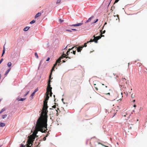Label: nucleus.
I'll list each match as a JSON object with an SVG mask.
<instances>
[{"label":"nucleus","mask_w":147,"mask_h":147,"mask_svg":"<svg viewBox=\"0 0 147 147\" xmlns=\"http://www.w3.org/2000/svg\"><path fill=\"white\" fill-rule=\"evenodd\" d=\"M29 92V91H28L26 94L25 95V96H26L28 94Z\"/></svg>","instance_id":"obj_42"},{"label":"nucleus","mask_w":147,"mask_h":147,"mask_svg":"<svg viewBox=\"0 0 147 147\" xmlns=\"http://www.w3.org/2000/svg\"><path fill=\"white\" fill-rule=\"evenodd\" d=\"M5 48L4 46L3 49V52L1 56L2 57L3 56V55L5 53Z\"/></svg>","instance_id":"obj_18"},{"label":"nucleus","mask_w":147,"mask_h":147,"mask_svg":"<svg viewBox=\"0 0 147 147\" xmlns=\"http://www.w3.org/2000/svg\"><path fill=\"white\" fill-rule=\"evenodd\" d=\"M5 126V124L4 123H1L0 124V126L1 127H3Z\"/></svg>","instance_id":"obj_20"},{"label":"nucleus","mask_w":147,"mask_h":147,"mask_svg":"<svg viewBox=\"0 0 147 147\" xmlns=\"http://www.w3.org/2000/svg\"><path fill=\"white\" fill-rule=\"evenodd\" d=\"M134 102H135V100H134V101H133Z\"/></svg>","instance_id":"obj_63"},{"label":"nucleus","mask_w":147,"mask_h":147,"mask_svg":"<svg viewBox=\"0 0 147 147\" xmlns=\"http://www.w3.org/2000/svg\"><path fill=\"white\" fill-rule=\"evenodd\" d=\"M50 59V58H49H49H48L47 59V60L46 61H49V60Z\"/></svg>","instance_id":"obj_44"},{"label":"nucleus","mask_w":147,"mask_h":147,"mask_svg":"<svg viewBox=\"0 0 147 147\" xmlns=\"http://www.w3.org/2000/svg\"><path fill=\"white\" fill-rule=\"evenodd\" d=\"M65 57L64 55H63L62 56L60 57L59 58L56 60V63L55 64H54L53 66L52 67L50 74H51V75H52V72L53 71H54V68L55 66L57 65V63H60L61 61V60L63 58V57Z\"/></svg>","instance_id":"obj_4"},{"label":"nucleus","mask_w":147,"mask_h":147,"mask_svg":"<svg viewBox=\"0 0 147 147\" xmlns=\"http://www.w3.org/2000/svg\"><path fill=\"white\" fill-rule=\"evenodd\" d=\"M47 101H44L43 106L40 116L37 121V127L39 129L46 127L47 125L48 116L47 115L48 106Z\"/></svg>","instance_id":"obj_1"},{"label":"nucleus","mask_w":147,"mask_h":147,"mask_svg":"<svg viewBox=\"0 0 147 147\" xmlns=\"http://www.w3.org/2000/svg\"><path fill=\"white\" fill-rule=\"evenodd\" d=\"M90 42V41H87V42L85 43H84V45H82V46H84V47H86L87 46V43L90 42Z\"/></svg>","instance_id":"obj_22"},{"label":"nucleus","mask_w":147,"mask_h":147,"mask_svg":"<svg viewBox=\"0 0 147 147\" xmlns=\"http://www.w3.org/2000/svg\"><path fill=\"white\" fill-rule=\"evenodd\" d=\"M66 30L68 32H72V31L70 30Z\"/></svg>","instance_id":"obj_41"},{"label":"nucleus","mask_w":147,"mask_h":147,"mask_svg":"<svg viewBox=\"0 0 147 147\" xmlns=\"http://www.w3.org/2000/svg\"><path fill=\"white\" fill-rule=\"evenodd\" d=\"M117 17L119 19V16H118V15H117Z\"/></svg>","instance_id":"obj_57"},{"label":"nucleus","mask_w":147,"mask_h":147,"mask_svg":"<svg viewBox=\"0 0 147 147\" xmlns=\"http://www.w3.org/2000/svg\"><path fill=\"white\" fill-rule=\"evenodd\" d=\"M100 31L101 32L100 36H96V40H95V39H91L90 40V42H94L95 43H97L98 42L97 41L98 40L100 39L102 37L104 36V35H103L102 34V31L100 30Z\"/></svg>","instance_id":"obj_7"},{"label":"nucleus","mask_w":147,"mask_h":147,"mask_svg":"<svg viewBox=\"0 0 147 147\" xmlns=\"http://www.w3.org/2000/svg\"><path fill=\"white\" fill-rule=\"evenodd\" d=\"M33 98V96H30V98L31 100H32Z\"/></svg>","instance_id":"obj_34"},{"label":"nucleus","mask_w":147,"mask_h":147,"mask_svg":"<svg viewBox=\"0 0 147 147\" xmlns=\"http://www.w3.org/2000/svg\"><path fill=\"white\" fill-rule=\"evenodd\" d=\"M72 53V51H71V53Z\"/></svg>","instance_id":"obj_62"},{"label":"nucleus","mask_w":147,"mask_h":147,"mask_svg":"<svg viewBox=\"0 0 147 147\" xmlns=\"http://www.w3.org/2000/svg\"><path fill=\"white\" fill-rule=\"evenodd\" d=\"M96 143H97V140L95 137L92 138L90 139V143L91 145L93 144L95 146H96Z\"/></svg>","instance_id":"obj_5"},{"label":"nucleus","mask_w":147,"mask_h":147,"mask_svg":"<svg viewBox=\"0 0 147 147\" xmlns=\"http://www.w3.org/2000/svg\"><path fill=\"white\" fill-rule=\"evenodd\" d=\"M73 50L72 51V53L74 54V55H75L76 54V48L75 49H73Z\"/></svg>","instance_id":"obj_21"},{"label":"nucleus","mask_w":147,"mask_h":147,"mask_svg":"<svg viewBox=\"0 0 147 147\" xmlns=\"http://www.w3.org/2000/svg\"><path fill=\"white\" fill-rule=\"evenodd\" d=\"M83 24L81 23H79L76 24H73L71 25H70V26H78L82 25Z\"/></svg>","instance_id":"obj_14"},{"label":"nucleus","mask_w":147,"mask_h":147,"mask_svg":"<svg viewBox=\"0 0 147 147\" xmlns=\"http://www.w3.org/2000/svg\"><path fill=\"white\" fill-rule=\"evenodd\" d=\"M71 30H73L76 31L77 30L75 29H71Z\"/></svg>","instance_id":"obj_47"},{"label":"nucleus","mask_w":147,"mask_h":147,"mask_svg":"<svg viewBox=\"0 0 147 147\" xmlns=\"http://www.w3.org/2000/svg\"><path fill=\"white\" fill-rule=\"evenodd\" d=\"M40 15H41V13L40 12H38L37 14H36V15H35V18H37L39 16H40Z\"/></svg>","instance_id":"obj_16"},{"label":"nucleus","mask_w":147,"mask_h":147,"mask_svg":"<svg viewBox=\"0 0 147 147\" xmlns=\"http://www.w3.org/2000/svg\"><path fill=\"white\" fill-rule=\"evenodd\" d=\"M94 18V16H91L90 18L88 19V21H89V22H90L91 20Z\"/></svg>","instance_id":"obj_24"},{"label":"nucleus","mask_w":147,"mask_h":147,"mask_svg":"<svg viewBox=\"0 0 147 147\" xmlns=\"http://www.w3.org/2000/svg\"><path fill=\"white\" fill-rule=\"evenodd\" d=\"M119 0H115L114 4H115L116 3H117V2H118V1H119Z\"/></svg>","instance_id":"obj_32"},{"label":"nucleus","mask_w":147,"mask_h":147,"mask_svg":"<svg viewBox=\"0 0 147 147\" xmlns=\"http://www.w3.org/2000/svg\"><path fill=\"white\" fill-rule=\"evenodd\" d=\"M105 32V30H104V31H103L102 32V34H104Z\"/></svg>","instance_id":"obj_46"},{"label":"nucleus","mask_w":147,"mask_h":147,"mask_svg":"<svg viewBox=\"0 0 147 147\" xmlns=\"http://www.w3.org/2000/svg\"><path fill=\"white\" fill-rule=\"evenodd\" d=\"M5 109H4V108H3V109H2L1 111H0V114H1V113H2L3 112V111H5Z\"/></svg>","instance_id":"obj_25"},{"label":"nucleus","mask_w":147,"mask_h":147,"mask_svg":"<svg viewBox=\"0 0 147 147\" xmlns=\"http://www.w3.org/2000/svg\"><path fill=\"white\" fill-rule=\"evenodd\" d=\"M122 92L121 93V95H122ZM123 97V96L122 95H121V98H122Z\"/></svg>","instance_id":"obj_55"},{"label":"nucleus","mask_w":147,"mask_h":147,"mask_svg":"<svg viewBox=\"0 0 147 147\" xmlns=\"http://www.w3.org/2000/svg\"><path fill=\"white\" fill-rule=\"evenodd\" d=\"M30 144L28 143L27 144V147H31V146H30Z\"/></svg>","instance_id":"obj_31"},{"label":"nucleus","mask_w":147,"mask_h":147,"mask_svg":"<svg viewBox=\"0 0 147 147\" xmlns=\"http://www.w3.org/2000/svg\"><path fill=\"white\" fill-rule=\"evenodd\" d=\"M11 68H10L8 69H7L6 71L5 75H6L7 74H8V73L10 71V70H11Z\"/></svg>","instance_id":"obj_17"},{"label":"nucleus","mask_w":147,"mask_h":147,"mask_svg":"<svg viewBox=\"0 0 147 147\" xmlns=\"http://www.w3.org/2000/svg\"><path fill=\"white\" fill-rule=\"evenodd\" d=\"M46 137H44L43 139V140L44 141H45L46 140Z\"/></svg>","instance_id":"obj_45"},{"label":"nucleus","mask_w":147,"mask_h":147,"mask_svg":"<svg viewBox=\"0 0 147 147\" xmlns=\"http://www.w3.org/2000/svg\"><path fill=\"white\" fill-rule=\"evenodd\" d=\"M7 116V115H3L2 116V118L3 119H4Z\"/></svg>","instance_id":"obj_29"},{"label":"nucleus","mask_w":147,"mask_h":147,"mask_svg":"<svg viewBox=\"0 0 147 147\" xmlns=\"http://www.w3.org/2000/svg\"><path fill=\"white\" fill-rule=\"evenodd\" d=\"M93 37L94 38V39H95V40H96V36H95V35H94Z\"/></svg>","instance_id":"obj_36"},{"label":"nucleus","mask_w":147,"mask_h":147,"mask_svg":"<svg viewBox=\"0 0 147 147\" xmlns=\"http://www.w3.org/2000/svg\"><path fill=\"white\" fill-rule=\"evenodd\" d=\"M59 21L60 22H63V20H61V19H59Z\"/></svg>","instance_id":"obj_40"},{"label":"nucleus","mask_w":147,"mask_h":147,"mask_svg":"<svg viewBox=\"0 0 147 147\" xmlns=\"http://www.w3.org/2000/svg\"><path fill=\"white\" fill-rule=\"evenodd\" d=\"M126 115H127V114H124L123 113L122 115V116H123L125 117V116H126Z\"/></svg>","instance_id":"obj_43"},{"label":"nucleus","mask_w":147,"mask_h":147,"mask_svg":"<svg viewBox=\"0 0 147 147\" xmlns=\"http://www.w3.org/2000/svg\"><path fill=\"white\" fill-rule=\"evenodd\" d=\"M11 62H9L7 63V66L9 67L11 65Z\"/></svg>","instance_id":"obj_23"},{"label":"nucleus","mask_w":147,"mask_h":147,"mask_svg":"<svg viewBox=\"0 0 147 147\" xmlns=\"http://www.w3.org/2000/svg\"><path fill=\"white\" fill-rule=\"evenodd\" d=\"M41 61H40V63H41Z\"/></svg>","instance_id":"obj_64"},{"label":"nucleus","mask_w":147,"mask_h":147,"mask_svg":"<svg viewBox=\"0 0 147 147\" xmlns=\"http://www.w3.org/2000/svg\"><path fill=\"white\" fill-rule=\"evenodd\" d=\"M93 83L94 87L96 90L97 91L98 90V88L100 90H104V87L102 86L104 85V84H102L100 82L97 81H95L93 82Z\"/></svg>","instance_id":"obj_2"},{"label":"nucleus","mask_w":147,"mask_h":147,"mask_svg":"<svg viewBox=\"0 0 147 147\" xmlns=\"http://www.w3.org/2000/svg\"><path fill=\"white\" fill-rule=\"evenodd\" d=\"M26 99V98H21V99L18 100L20 101H23Z\"/></svg>","instance_id":"obj_28"},{"label":"nucleus","mask_w":147,"mask_h":147,"mask_svg":"<svg viewBox=\"0 0 147 147\" xmlns=\"http://www.w3.org/2000/svg\"><path fill=\"white\" fill-rule=\"evenodd\" d=\"M84 47V46H80L77 48L76 49L78 52H80L82 50V48Z\"/></svg>","instance_id":"obj_12"},{"label":"nucleus","mask_w":147,"mask_h":147,"mask_svg":"<svg viewBox=\"0 0 147 147\" xmlns=\"http://www.w3.org/2000/svg\"><path fill=\"white\" fill-rule=\"evenodd\" d=\"M37 125V123H36V129L34 130V134H35V135H36V134L38 133V131H40L42 133H45L47 131V129H44L45 128H46L47 127V125L46 127H43L41 128V129H39L36 126Z\"/></svg>","instance_id":"obj_3"},{"label":"nucleus","mask_w":147,"mask_h":147,"mask_svg":"<svg viewBox=\"0 0 147 147\" xmlns=\"http://www.w3.org/2000/svg\"><path fill=\"white\" fill-rule=\"evenodd\" d=\"M98 21V19H97L96 20V21L94 22V23H95L96 22Z\"/></svg>","instance_id":"obj_37"},{"label":"nucleus","mask_w":147,"mask_h":147,"mask_svg":"<svg viewBox=\"0 0 147 147\" xmlns=\"http://www.w3.org/2000/svg\"><path fill=\"white\" fill-rule=\"evenodd\" d=\"M105 147H109L108 146H105Z\"/></svg>","instance_id":"obj_60"},{"label":"nucleus","mask_w":147,"mask_h":147,"mask_svg":"<svg viewBox=\"0 0 147 147\" xmlns=\"http://www.w3.org/2000/svg\"><path fill=\"white\" fill-rule=\"evenodd\" d=\"M62 62H63V63H64L65 62V60H63L62 61Z\"/></svg>","instance_id":"obj_51"},{"label":"nucleus","mask_w":147,"mask_h":147,"mask_svg":"<svg viewBox=\"0 0 147 147\" xmlns=\"http://www.w3.org/2000/svg\"><path fill=\"white\" fill-rule=\"evenodd\" d=\"M61 1V0H57V1L56 2V4H58L60 3Z\"/></svg>","instance_id":"obj_30"},{"label":"nucleus","mask_w":147,"mask_h":147,"mask_svg":"<svg viewBox=\"0 0 147 147\" xmlns=\"http://www.w3.org/2000/svg\"><path fill=\"white\" fill-rule=\"evenodd\" d=\"M1 74H0V79H1Z\"/></svg>","instance_id":"obj_59"},{"label":"nucleus","mask_w":147,"mask_h":147,"mask_svg":"<svg viewBox=\"0 0 147 147\" xmlns=\"http://www.w3.org/2000/svg\"><path fill=\"white\" fill-rule=\"evenodd\" d=\"M106 94H107V95L108 94L109 95H110V93H106Z\"/></svg>","instance_id":"obj_50"},{"label":"nucleus","mask_w":147,"mask_h":147,"mask_svg":"<svg viewBox=\"0 0 147 147\" xmlns=\"http://www.w3.org/2000/svg\"><path fill=\"white\" fill-rule=\"evenodd\" d=\"M51 74H50V76H49V79L48 82V85H49V86H50V83L51 82Z\"/></svg>","instance_id":"obj_13"},{"label":"nucleus","mask_w":147,"mask_h":147,"mask_svg":"<svg viewBox=\"0 0 147 147\" xmlns=\"http://www.w3.org/2000/svg\"><path fill=\"white\" fill-rule=\"evenodd\" d=\"M107 24V23L106 22H105V24H104V25L106 24Z\"/></svg>","instance_id":"obj_58"},{"label":"nucleus","mask_w":147,"mask_h":147,"mask_svg":"<svg viewBox=\"0 0 147 147\" xmlns=\"http://www.w3.org/2000/svg\"><path fill=\"white\" fill-rule=\"evenodd\" d=\"M36 21L35 20H33L32 21L30 22V24H32L35 22Z\"/></svg>","instance_id":"obj_26"},{"label":"nucleus","mask_w":147,"mask_h":147,"mask_svg":"<svg viewBox=\"0 0 147 147\" xmlns=\"http://www.w3.org/2000/svg\"><path fill=\"white\" fill-rule=\"evenodd\" d=\"M57 109L58 111L57 110H55V111L57 112V113L56 114V116H58V113H59V112H60V111L59 110V109L57 108Z\"/></svg>","instance_id":"obj_19"},{"label":"nucleus","mask_w":147,"mask_h":147,"mask_svg":"<svg viewBox=\"0 0 147 147\" xmlns=\"http://www.w3.org/2000/svg\"><path fill=\"white\" fill-rule=\"evenodd\" d=\"M136 107V105H134V107Z\"/></svg>","instance_id":"obj_54"},{"label":"nucleus","mask_w":147,"mask_h":147,"mask_svg":"<svg viewBox=\"0 0 147 147\" xmlns=\"http://www.w3.org/2000/svg\"><path fill=\"white\" fill-rule=\"evenodd\" d=\"M38 90V89H36L35 90V91L34 92H35V93L36 92H37Z\"/></svg>","instance_id":"obj_38"},{"label":"nucleus","mask_w":147,"mask_h":147,"mask_svg":"<svg viewBox=\"0 0 147 147\" xmlns=\"http://www.w3.org/2000/svg\"><path fill=\"white\" fill-rule=\"evenodd\" d=\"M56 107V105H54L52 107V108H55Z\"/></svg>","instance_id":"obj_39"},{"label":"nucleus","mask_w":147,"mask_h":147,"mask_svg":"<svg viewBox=\"0 0 147 147\" xmlns=\"http://www.w3.org/2000/svg\"><path fill=\"white\" fill-rule=\"evenodd\" d=\"M89 22V21H88V20H87V21H86V22Z\"/></svg>","instance_id":"obj_53"},{"label":"nucleus","mask_w":147,"mask_h":147,"mask_svg":"<svg viewBox=\"0 0 147 147\" xmlns=\"http://www.w3.org/2000/svg\"><path fill=\"white\" fill-rule=\"evenodd\" d=\"M98 144H101L102 145V144H101V143H98Z\"/></svg>","instance_id":"obj_56"},{"label":"nucleus","mask_w":147,"mask_h":147,"mask_svg":"<svg viewBox=\"0 0 147 147\" xmlns=\"http://www.w3.org/2000/svg\"><path fill=\"white\" fill-rule=\"evenodd\" d=\"M35 92H33V93H32V94H31V96H33L34 95V94H35Z\"/></svg>","instance_id":"obj_33"},{"label":"nucleus","mask_w":147,"mask_h":147,"mask_svg":"<svg viewBox=\"0 0 147 147\" xmlns=\"http://www.w3.org/2000/svg\"><path fill=\"white\" fill-rule=\"evenodd\" d=\"M35 138V137L32 135L30 136L29 137L28 139V140L27 142L28 143H29L30 144H32L33 141H34Z\"/></svg>","instance_id":"obj_8"},{"label":"nucleus","mask_w":147,"mask_h":147,"mask_svg":"<svg viewBox=\"0 0 147 147\" xmlns=\"http://www.w3.org/2000/svg\"><path fill=\"white\" fill-rule=\"evenodd\" d=\"M46 97L45 98V100L44 101H47L49 99V94L48 93H46Z\"/></svg>","instance_id":"obj_11"},{"label":"nucleus","mask_w":147,"mask_h":147,"mask_svg":"<svg viewBox=\"0 0 147 147\" xmlns=\"http://www.w3.org/2000/svg\"><path fill=\"white\" fill-rule=\"evenodd\" d=\"M35 56L36 57V58L37 59L38 58V55L37 53H35L34 54Z\"/></svg>","instance_id":"obj_27"},{"label":"nucleus","mask_w":147,"mask_h":147,"mask_svg":"<svg viewBox=\"0 0 147 147\" xmlns=\"http://www.w3.org/2000/svg\"><path fill=\"white\" fill-rule=\"evenodd\" d=\"M61 100L63 101V102L65 104V103L63 102V98Z\"/></svg>","instance_id":"obj_52"},{"label":"nucleus","mask_w":147,"mask_h":147,"mask_svg":"<svg viewBox=\"0 0 147 147\" xmlns=\"http://www.w3.org/2000/svg\"><path fill=\"white\" fill-rule=\"evenodd\" d=\"M49 92L50 93V96H52V91L50 92Z\"/></svg>","instance_id":"obj_35"},{"label":"nucleus","mask_w":147,"mask_h":147,"mask_svg":"<svg viewBox=\"0 0 147 147\" xmlns=\"http://www.w3.org/2000/svg\"><path fill=\"white\" fill-rule=\"evenodd\" d=\"M52 88L51 86V85L50 86H49V85H48V86L47 87V92L46 93H48L49 94V92L50 91H52Z\"/></svg>","instance_id":"obj_10"},{"label":"nucleus","mask_w":147,"mask_h":147,"mask_svg":"<svg viewBox=\"0 0 147 147\" xmlns=\"http://www.w3.org/2000/svg\"><path fill=\"white\" fill-rule=\"evenodd\" d=\"M49 132H48L47 133V135L46 136V137H47L49 135Z\"/></svg>","instance_id":"obj_48"},{"label":"nucleus","mask_w":147,"mask_h":147,"mask_svg":"<svg viewBox=\"0 0 147 147\" xmlns=\"http://www.w3.org/2000/svg\"><path fill=\"white\" fill-rule=\"evenodd\" d=\"M100 31L101 32L100 36H96V40H95V39H91L90 40V42H94L95 43H97L98 42L97 41L98 40L100 39L102 37L104 36V35H103L102 34V31L100 30Z\"/></svg>","instance_id":"obj_6"},{"label":"nucleus","mask_w":147,"mask_h":147,"mask_svg":"<svg viewBox=\"0 0 147 147\" xmlns=\"http://www.w3.org/2000/svg\"><path fill=\"white\" fill-rule=\"evenodd\" d=\"M30 28V27L26 26L24 29V30L25 31H27Z\"/></svg>","instance_id":"obj_15"},{"label":"nucleus","mask_w":147,"mask_h":147,"mask_svg":"<svg viewBox=\"0 0 147 147\" xmlns=\"http://www.w3.org/2000/svg\"><path fill=\"white\" fill-rule=\"evenodd\" d=\"M20 147H25L23 145L21 144V145Z\"/></svg>","instance_id":"obj_49"},{"label":"nucleus","mask_w":147,"mask_h":147,"mask_svg":"<svg viewBox=\"0 0 147 147\" xmlns=\"http://www.w3.org/2000/svg\"><path fill=\"white\" fill-rule=\"evenodd\" d=\"M74 47H72V48L71 49H68V51H67V53H66V55L65 54H63L61 56H62L63 55H64V56L65 57H63V58H65V57L66 59L67 58H69V59H70V58L69 57H66V56H68L69 54L70 53V51H71L72 49H74Z\"/></svg>","instance_id":"obj_9"},{"label":"nucleus","mask_w":147,"mask_h":147,"mask_svg":"<svg viewBox=\"0 0 147 147\" xmlns=\"http://www.w3.org/2000/svg\"><path fill=\"white\" fill-rule=\"evenodd\" d=\"M105 88H107V86H105Z\"/></svg>","instance_id":"obj_61"}]
</instances>
